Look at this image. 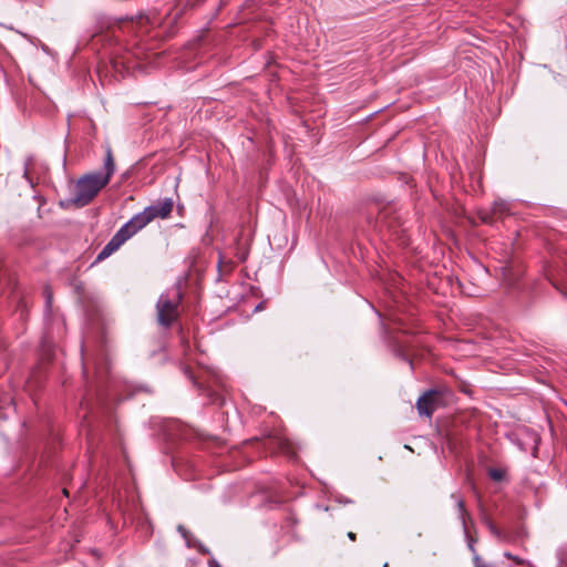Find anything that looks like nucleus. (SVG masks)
Masks as SVG:
<instances>
[{
  "label": "nucleus",
  "mask_w": 567,
  "mask_h": 567,
  "mask_svg": "<svg viewBox=\"0 0 567 567\" xmlns=\"http://www.w3.org/2000/svg\"><path fill=\"white\" fill-rule=\"evenodd\" d=\"M204 0H177L174 12L167 11L166 16L162 18L156 10L148 11V13H138L134 17H126L118 19L120 29L123 32L136 33V37H142L157 27L172 25L182 14L184 8L188 6H196Z\"/></svg>",
  "instance_id": "obj_1"
},
{
  "label": "nucleus",
  "mask_w": 567,
  "mask_h": 567,
  "mask_svg": "<svg viewBox=\"0 0 567 567\" xmlns=\"http://www.w3.org/2000/svg\"><path fill=\"white\" fill-rule=\"evenodd\" d=\"M114 172L115 163L112 147L106 145L103 171L86 174L78 181L73 203L79 207L90 204L99 192L109 184Z\"/></svg>",
  "instance_id": "obj_2"
},
{
  "label": "nucleus",
  "mask_w": 567,
  "mask_h": 567,
  "mask_svg": "<svg viewBox=\"0 0 567 567\" xmlns=\"http://www.w3.org/2000/svg\"><path fill=\"white\" fill-rule=\"evenodd\" d=\"M183 293L181 285L176 284L166 291L162 292L156 301V322L164 329H169L177 322L181 311Z\"/></svg>",
  "instance_id": "obj_3"
},
{
  "label": "nucleus",
  "mask_w": 567,
  "mask_h": 567,
  "mask_svg": "<svg viewBox=\"0 0 567 567\" xmlns=\"http://www.w3.org/2000/svg\"><path fill=\"white\" fill-rule=\"evenodd\" d=\"M442 404V393L436 389L425 391L416 401V410L420 416L432 417L433 413Z\"/></svg>",
  "instance_id": "obj_4"
},
{
  "label": "nucleus",
  "mask_w": 567,
  "mask_h": 567,
  "mask_svg": "<svg viewBox=\"0 0 567 567\" xmlns=\"http://www.w3.org/2000/svg\"><path fill=\"white\" fill-rule=\"evenodd\" d=\"M151 218L146 214L145 209L136 215H134L128 221H126L118 230L125 236L128 240L132 236H134L138 230L144 228L146 225L151 223Z\"/></svg>",
  "instance_id": "obj_5"
},
{
  "label": "nucleus",
  "mask_w": 567,
  "mask_h": 567,
  "mask_svg": "<svg viewBox=\"0 0 567 567\" xmlns=\"http://www.w3.org/2000/svg\"><path fill=\"white\" fill-rule=\"evenodd\" d=\"M174 207V203L172 198H165L164 200H159L154 203L147 207H145V212L153 221L155 218H167Z\"/></svg>",
  "instance_id": "obj_6"
},
{
  "label": "nucleus",
  "mask_w": 567,
  "mask_h": 567,
  "mask_svg": "<svg viewBox=\"0 0 567 567\" xmlns=\"http://www.w3.org/2000/svg\"><path fill=\"white\" fill-rule=\"evenodd\" d=\"M127 239L125 236L117 230L115 235L111 238V240L103 247V249L99 252L96 257V261H101L109 256H111L114 251H116Z\"/></svg>",
  "instance_id": "obj_7"
},
{
  "label": "nucleus",
  "mask_w": 567,
  "mask_h": 567,
  "mask_svg": "<svg viewBox=\"0 0 567 567\" xmlns=\"http://www.w3.org/2000/svg\"><path fill=\"white\" fill-rule=\"evenodd\" d=\"M451 498L454 499L458 512V518L463 527L466 528V520L470 518V513L465 507L464 498L458 493H452Z\"/></svg>",
  "instance_id": "obj_8"
},
{
  "label": "nucleus",
  "mask_w": 567,
  "mask_h": 567,
  "mask_svg": "<svg viewBox=\"0 0 567 567\" xmlns=\"http://www.w3.org/2000/svg\"><path fill=\"white\" fill-rule=\"evenodd\" d=\"M492 214L495 218H503L509 214V205L505 200H496L492 204Z\"/></svg>",
  "instance_id": "obj_9"
},
{
  "label": "nucleus",
  "mask_w": 567,
  "mask_h": 567,
  "mask_svg": "<svg viewBox=\"0 0 567 567\" xmlns=\"http://www.w3.org/2000/svg\"><path fill=\"white\" fill-rule=\"evenodd\" d=\"M482 522L485 524V526L488 528V530L491 532V534L494 537H496L499 540L505 539L504 534L497 528V526L493 523V520L488 516L484 515L482 517Z\"/></svg>",
  "instance_id": "obj_10"
},
{
  "label": "nucleus",
  "mask_w": 567,
  "mask_h": 567,
  "mask_svg": "<svg viewBox=\"0 0 567 567\" xmlns=\"http://www.w3.org/2000/svg\"><path fill=\"white\" fill-rule=\"evenodd\" d=\"M477 216L481 219V221L486 225H493L496 220L494 214H492V208L491 209H480L477 212Z\"/></svg>",
  "instance_id": "obj_11"
},
{
  "label": "nucleus",
  "mask_w": 567,
  "mask_h": 567,
  "mask_svg": "<svg viewBox=\"0 0 567 567\" xmlns=\"http://www.w3.org/2000/svg\"><path fill=\"white\" fill-rule=\"evenodd\" d=\"M471 551L473 553V567H492L491 565H488L485 560H483V558L476 553L473 544H470L468 545Z\"/></svg>",
  "instance_id": "obj_12"
},
{
  "label": "nucleus",
  "mask_w": 567,
  "mask_h": 567,
  "mask_svg": "<svg viewBox=\"0 0 567 567\" xmlns=\"http://www.w3.org/2000/svg\"><path fill=\"white\" fill-rule=\"evenodd\" d=\"M134 45L136 47V52L134 53V55L137 58V59H142V55L145 54V51L147 50H151L152 48L145 45L142 43V41H136L134 43Z\"/></svg>",
  "instance_id": "obj_13"
},
{
  "label": "nucleus",
  "mask_w": 567,
  "mask_h": 567,
  "mask_svg": "<svg viewBox=\"0 0 567 567\" xmlns=\"http://www.w3.org/2000/svg\"><path fill=\"white\" fill-rule=\"evenodd\" d=\"M488 475L493 481L501 482L504 478L505 473L503 470L499 468H491L488 471Z\"/></svg>",
  "instance_id": "obj_14"
},
{
  "label": "nucleus",
  "mask_w": 567,
  "mask_h": 567,
  "mask_svg": "<svg viewBox=\"0 0 567 567\" xmlns=\"http://www.w3.org/2000/svg\"><path fill=\"white\" fill-rule=\"evenodd\" d=\"M207 392V396L212 403L223 405L224 399L218 393L213 392L212 390H205Z\"/></svg>",
  "instance_id": "obj_15"
},
{
  "label": "nucleus",
  "mask_w": 567,
  "mask_h": 567,
  "mask_svg": "<svg viewBox=\"0 0 567 567\" xmlns=\"http://www.w3.org/2000/svg\"><path fill=\"white\" fill-rule=\"evenodd\" d=\"M393 353L398 358H400L402 360H405V361H409L411 363V361L406 358V355L404 354V352L401 349V347L399 344H396V343L393 346Z\"/></svg>",
  "instance_id": "obj_16"
},
{
  "label": "nucleus",
  "mask_w": 567,
  "mask_h": 567,
  "mask_svg": "<svg viewBox=\"0 0 567 567\" xmlns=\"http://www.w3.org/2000/svg\"><path fill=\"white\" fill-rule=\"evenodd\" d=\"M183 372L194 383V385L198 386V383L189 367H183Z\"/></svg>",
  "instance_id": "obj_17"
},
{
  "label": "nucleus",
  "mask_w": 567,
  "mask_h": 567,
  "mask_svg": "<svg viewBox=\"0 0 567 567\" xmlns=\"http://www.w3.org/2000/svg\"><path fill=\"white\" fill-rule=\"evenodd\" d=\"M504 556L506 558H508V559L514 560L518 565H523L524 564V560L522 558H519V557H517V556H515V555H513L511 553H505Z\"/></svg>",
  "instance_id": "obj_18"
},
{
  "label": "nucleus",
  "mask_w": 567,
  "mask_h": 567,
  "mask_svg": "<svg viewBox=\"0 0 567 567\" xmlns=\"http://www.w3.org/2000/svg\"><path fill=\"white\" fill-rule=\"evenodd\" d=\"M177 530L181 533V535L187 539V536H188V530L183 526V525H179L177 527Z\"/></svg>",
  "instance_id": "obj_19"
},
{
  "label": "nucleus",
  "mask_w": 567,
  "mask_h": 567,
  "mask_svg": "<svg viewBox=\"0 0 567 567\" xmlns=\"http://www.w3.org/2000/svg\"><path fill=\"white\" fill-rule=\"evenodd\" d=\"M29 165H30V161L28 159L25 163H24V169H23V176L31 183V179L29 178L28 176V171H29Z\"/></svg>",
  "instance_id": "obj_20"
},
{
  "label": "nucleus",
  "mask_w": 567,
  "mask_h": 567,
  "mask_svg": "<svg viewBox=\"0 0 567 567\" xmlns=\"http://www.w3.org/2000/svg\"><path fill=\"white\" fill-rule=\"evenodd\" d=\"M208 567H220V565L216 560L212 559L208 563Z\"/></svg>",
  "instance_id": "obj_21"
},
{
  "label": "nucleus",
  "mask_w": 567,
  "mask_h": 567,
  "mask_svg": "<svg viewBox=\"0 0 567 567\" xmlns=\"http://www.w3.org/2000/svg\"><path fill=\"white\" fill-rule=\"evenodd\" d=\"M347 536L350 540L354 542L357 539V535L353 532H349Z\"/></svg>",
  "instance_id": "obj_22"
},
{
  "label": "nucleus",
  "mask_w": 567,
  "mask_h": 567,
  "mask_svg": "<svg viewBox=\"0 0 567 567\" xmlns=\"http://www.w3.org/2000/svg\"><path fill=\"white\" fill-rule=\"evenodd\" d=\"M51 299H52L51 293H50V292H48V295H47V307H48V308H50V307H51Z\"/></svg>",
  "instance_id": "obj_23"
},
{
  "label": "nucleus",
  "mask_w": 567,
  "mask_h": 567,
  "mask_svg": "<svg viewBox=\"0 0 567 567\" xmlns=\"http://www.w3.org/2000/svg\"><path fill=\"white\" fill-rule=\"evenodd\" d=\"M63 494H64L65 496H69V491H68L66 488H63Z\"/></svg>",
  "instance_id": "obj_24"
}]
</instances>
